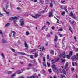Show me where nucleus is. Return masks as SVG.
<instances>
[{"label": "nucleus", "instance_id": "59", "mask_svg": "<svg viewBox=\"0 0 78 78\" xmlns=\"http://www.w3.org/2000/svg\"><path fill=\"white\" fill-rule=\"evenodd\" d=\"M30 58H33V55H30Z\"/></svg>", "mask_w": 78, "mask_h": 78}, {"label": "nucleus", "instance_id": "8", "mask_svg": "<svg viewBox=\"0 0 78 78\" xmlns=\"http://www.w3.org/2000/svg\"><path fill=\"white\" fill-rule=\"evenodd\" d=\"M73 60H74V59H77V60H78V57H76V55H75L74 57L72 56L71 58Z\"/></svg>", "mask_w": 78, "mask_h": 78}, {"label": "nucleus", "instance_id": "36", "mask_svg": "<svg viewBox=\"0 0 78 78\" xmlns=\"http://www.w3.org/2000/svg\"><path fill=\"white\" fill-rule=\"evenodd\" d=\"M32 1L34 2V3H36V2H37V0H32Z\"/></svg>", "mask_w": 78, "mask_h": 78}, {"label": "nucleus", "instance_id": "62", "mask_svg": "<svg viewBox=\"0 0 78 78\" xmlns=\"http://www.w3.org/2000/svg\"><path fill=\"white\" fill-rule=\"evenodd\" d=\"M61 76L62 78H64V77L65 76L62 75H61Z\"/></svg>", "mask_w": 78, "mask_h": 78}, {"label": "nucleus", "instance_id": "28", "mask_svg": "<svg viewBox=\"0 0 78 78\" xmlns=\"http://www.w3.org/2000/svg\"><path fill=\"white\" fill-rule=\"evenodd\" d=\"M1 56L3 58H5V57L4 56V54H3V53H2L1 54Z\"/></svg>", "mask_w": 78, "mask_h": 78}, {"label": "nucleus", "instance_id": "57", "mask_svg": "<svg viewBox=\"0 0 78 78\" xmlns=\"http://www.w3.org/2000/svg\"><path fill=\"white\" fill-rule=\"evenodd\" d=\"M0 34H3V33L2 32V31L0 30Z\"/></svg>", "mask_w": 78, "mask_h": 78}, {"label": "nucleus", "instance_id": "30", "mask_svg": "<svg viewBox=\"0 0 78 78\" xmlns=\"http://www.w3.org/2000/svg\"><path fill=\"white\" fill-rule=\"evenodd\" d=\"M12 71H8L7 72L8 74H11L12 73Z\"/></svg>", "mask_w": 78, "mask_h": 78}, {"label": "nucleus", "instance_id": "61", "mask_svg": "<svg viewBox=\"0 0 78 78\" xmlns=\"http://www.w3.org/2000/svg\"><path fill=\"white\" fill-rule=\"evenodd\" d=\"M38 60L39 61V62H40L41 61V59L39 58H38Z\"/></svg>", "mask_w": 78, "mask_h": 78}, {"label": "nucleus", "instance_id": "14", "mask_svg": "<svg viewBox=\"0 0 78 78\" xmlns=\"http://www.w3.org/2000/svg\"><path fill=\"white\" fill-rule=\"evenodd\" d=\"M65 40V37H64L62 40V43L63 45H64V42Z\"/></svg>", "mask_w": 78, "mask_h": 78}, {"label": "nucleus", "instance_id": "51", "mask_svg": "<svg viewBox=\"0 0 78 78\" xmlns=\"http://www.w3.org/2000/svg\"><path fill=\"white\" fill-rule=\"evenodd\" d=\"M68 9L69 11H70V9H71L69 7H68Z\"/></svg>", "mask_w": 78, "mask_h": 78}, {"label": "nucleus", "instance_id": "15", "mask_svg": "<svg viewBox=\"0 0 78 78\" xmlns=\"http://www.w3.org/2000/svg\"><path fill=\"white\" fill-rule=\"evenodd\" d=\"M18 53H19L21 55H25V53L23 52H18Z\"/></svg>", "mask_w": 78, "mask_h": 78}, {"label": "nucleus", "instance_id": "44", "mask_svg": "<svg viewBox=\"0 0 78 78\" xmlns=\"http://www.w3.org/2000/svg\"><path fill=\"white\" fill-rule=\"evenodd\" d=\"M43 61H45V57H43Z\"/></svg>", "mask_w": 78, "mask_h": 78}, {"label": "nucleus", "instance_id": "19", "mask_svg": "<svg viewBox=\"0 0 78 78\" xmlns=\"http://www.w3.org/2000/svg\"><path fill=\"white\" fill-rule=\"evenodd\" d=\"M70 56H70L69 55H66V57H67V58H68V59H70Z\"/></svg>", "mask_w": 78, "mask_h": 78}, {"label": "nucleus", "instance_id": "33", "mask_svg": "<svg viewBox=\"0 0 78 78\" xmlns=\"http://www.w3.org/2000/svg\"><path fill=\"white\" fill-rule=\"evenodd\" d=\"M43 65L44 66V67H46V64H45V63L44 62H43Z\"/></svg>", "mask_w": 78, "mask_h": 78}, {"label": "nucleus", "instance_id": "2", "mask_svg": "<svg viewBox=\"0 0 78 78\" xmlns=\"http://www.w3.org/2000/svg\"><path fill=\"white\" fill-rule=\"evenodd\" d=\"M31 17L34 18V19H37L41 16V15L38 14H36L35 16H33V15H31Z\"/></svg>", "mask_w": 78, "mask_h": 78}, {"label": "nucleus", "instance_id": "60", "mask_svg": "<svg viewBox=\"0 0 78 78\" xmlns=\"http://www.w3.org/2000/svg\"><path fill=\"white\" fill-rule=\"evenodd\" d=\"M42 2H43V1L41 0L40 1V3H41V4H43Z\"/></svg>", "mask_w": 78, "mask_h": 78}, {"label": "nucleus", "instance_id": "22", "mask_svg": "<svg viewBox=\"0 0 78 78\" xmlns=\"http://www.w3.org/2000/svg\"><path fill=\"white\" fill-rule=\"evenodd\" d=\"M61 61L62 62H65V59L62 58L61 59Z\"/></svg>", "mask_w": 78, "mask_h": 78}, {"label": "nucleus", "instance_id": "63", "mask_svg": "<svg viewBox=\"0 0 78 78\" xmlns=\"http://www.w3.org/2000/svg\"><path fill=\"white\" fill-rule=\"evenodd\" d=\"M70 22L72 24H73V22L72 21H70Z\"/></svg>", "mask_w": 78, "mask_h": 78}, {"label": "nucleus", "instance_id": "1", "mask_svg": "<svg viewBox=\"0 0 78 78\" xmlns=\"http://www.w3.org/2000/svg\"><path fill=\"white\" fill-rule=\"evenodd\" d=\"M10 20H13L14 21V23H15V25H16V22L17 21V17L16 16H15L13 17H11L9 19Z\"/></svg>", "mask_w": 78, "mask_h": 78}, {"label": "nucleus", "instance_id": "52", "mask_svg": "<svg viewBox=\"0 0 78 78\" xmlns=\"http://www.w3.org/2000/svg\"><path fill=\"white\" fill-rule=\"evenodd\" d=\"M45 10L42 11L41 12L43 13H44V12H45Z\"/></svg>", "mask_w": 78, "mask_h": 78}, {"label": "nucleus", "instance_id": "37", "mask_svg": "<svg viewBox=\"0 0 78 78\" xmlns=\"http://www.w3.org/2000/svg\"><path fill=\"white\" fill-rule=\"evenodd\" d=\"M47 64L48 67H50V63H48V62H47Z\"/></svg>", "mask_w": 78, "mask_h": 78}, {"label": "nucleus", "instance_id": "40", "mask_svg": "<svg viewBox=\"0 0 78 78\" xmlns=\"http://www.w3.org/2000/svg\"><path fill=\"white\" fill-rule=\"evenodd\" d=\"M45 27H46V26H44L42 28V30H43V29H45Z\"/></svg>", "mask_w": 78, "mask_h": 78}, {"label": "nucleus", "instance_id": "46", "mask_svg": "<svg viewBox=\"0 0 78 78\" xmlns=\"http://www.w3.org/2000/svg\"><path fill=\"white\" fill-rule=\"evenodd\" d=\"M55 47H56V48H59V46L58 45H55Z\"/></svg>", "mask_w": 78, "mask_h": 78}, {"label": "nucleus", "instance_id": "16", "mask_svg": "<svg viewBox=\"0 0 78 78\" xmlns=\"http://www.w3.org/2000/svg\"><path fill=\"white\" fill-rule=\"evenodd\" d=\"M49 17H51V16L52 15V12H49Z\"/></svg>", "mask_w": 78, "mask_h": 78}, {"label": "nucleus", "instance_id": "3", "mask_svg": "<svg viewBox=\"0 0 78 78\" xmlns=\"http://www.w3.org/2000/svg\"><path fill=\"white\" fill-rule=\"evenodd\" d=\"M59 60V58H58L57 60L55 58H54V60H51L52 64H54V63H55V62H58Z\"/></svg>", "mask_w": 78, "mask_h": 78}, {"label": "nucleus", "instance_id": "32", "mask_svg": "<svg viewBox=\"0 0 78 78\" xmlns=\"http://www.w3.org/2000/svg\"><path fill=\"white\" fill-rule=\"evenodd\" d=\"M38 56V55L37 54V53H35V58H36L37 56Z\"/></svg>", "mask_w": 78, "mask_h": 78}, {"label": "nucleus", "instance_id": "54", "mask_svg": "<svg viewBox=\"0 0 78 78\" xmlns=\"http://www.w3.org/2000/svg\"><path fill=\"white\" fill-rule=\"evenodd\" d=\"M34 78H38V76H34Z\"/></svg>", "mask_w": 78, "mask_h": 78}, {"label": "nucleus", "instance_id": "53", "mask_svg": "<svg viewBox=\"0 0 78 78\" xmlns=\"http://www.w3.org/2000/svg\"><path fill=\"white\" fill-rule=\"evenodd\" d=\"M19 78H24V76H22L19 77Z\"/></svg>", "mask_w": 78, "mask_h": 78}, {"label": "nucleus", "instance_id": "20", "mask_svg": "<svg viewBox=\"0 0 78 78\" xmlns=\"http://www.w3.org/2000/svg\"><path fill=\"white\" fill-rule=\"evenodd\" d=\"M50 6L51 8H52L53 7V3L52 2L50 4Z\"/></svg>", "mask_w": 78, "mask_h": 78}, {"label": "nucleus", "instance_id": "10", "mask_svg": "<svg viewBox=\"0 0 78 78\" xmlns=\"http://www.w3.org/2000/svg\"><path fill=\"white\" fill-rule=\"evenodd\" d=\"M61 56H62L63 58H66V55L64 54L62 55V54H60V57H61Z\"/></svg>", "mask_w": 78, "mask_h": 78}, {"label": "nucleus", "instance_id": "23", "mask_svg": "<svg viewBox=\"0 0 78 78\" xmlns=\"http://www.w3.org/2000/svg\"><path fill=\"white\" fill-rule=\"evenodd\" d=\"M57 20V22H56L57 23H59V20H58L57 18H56Z\"/></svg>", "mask_w": 78, "mask_h": 78}, {"label": "nucleus", "instance_id": "18", "mask_svg": "<svg viewBox=\"0 0 78 78\" xmlns=\"http://www.w3.org/2000/svg\"><path fill=\"white\" fill-rule=\"evenodd\" d=\"M24 45L25 47H26V48H28V45H27V42H25V43H24Z\"/></svg>", "mask_w": 78, "mask_h": 78}, {"label": "nucleus", "instance_id": "24", "mask_svg": "<svg viewBox=\"0 0 78 78\" xmlns=\"http://www.w3.org/2000/svg\"><path fill=\"white\" fill-rule=\"evenodd\" d=\"M62 72H63V73H64V74H65V75H66V71L65 70L63 69V70H62Z\"/></svg>", "mask_w": 78, "mask_h": 78}, {"label": "nucleus", "instance_id": "43", "mask_svg": "<svg viewBox=\"0 0 78 78\" xmlns=\"http://www.w3.org/2000/svg\"><path fill=\"white\" fill-rule=\"evenodd\" d=\"M45 2H46V4L47 3H48V0H46L45 1Z\"/></svg>", "mask_w": 78, "mask_h": 78}, {"label": "nucleus", "instance_id": "41", "mask_svg": "<svg viewBox=\"0 0 78 78\" xmlns=\"http://www.w3.org/2000/svg\"><path fill=\"white\" fill-rule=\"evenodd\" d=\"M47 58L48 59H49L50 58V57H49V55H47Z\"/></svg>", "mask_w": 78, "mask_h": 78}, {"label": "nucleus", "instance_id": "48", "mask_svg": "<svg viewBox=\"0 0 78 78\" xmlns=\"http://www.w3.org/2000/svg\"><path fill=\"white\" fill-rule=\"evenodd\" d=\"M29 34V32H26V35H27V36H28Z\"/></svg>", "mask_w": 78, "mask_h": 78}, {"label": "nucleus", "instance_id": "49", "mask_svg": "<svg viewBox=\"0 0 78 78\" xmlns=\"http://www.w3.org/2000/svg\"><path fill=\"white\" fill-rule=\"evenodd\" d=\"M55 27H54V26H53L52 27V30H55Z\"/></svg>", "mask_w": 78, "mask_h": 78}, {"label": "nucleus", "instance_id": "25", "mask_svg": "<svg viewBox=\"0 0 78 78\" xmlns=\"http://www.w3.org/2000/svg\"><path fill=\"white\" fill-rule=\"evenodd\" d=\"M9 25H10V24L9 23H8L6 24L5 27H8Z\"/></svg>", "mask_w": 78, "mask_h": 78}, {"label": "nucleus", "instance_id": "35", "mask_svg": "<svg viewBox=\"0 0 78 78\" xmlns=\"http://www.w3.org/2000/svg\"><path fill=\"white\" fill-rule=\"evenodd\" d=\"M3 16V14L1 13V12H0V17H2Z\"/></svg>", "mask_w": 78, "mask_h": 78}, {"label": "nucleus", "instance_id": "27", "mask_svg": "<svg viewBox=\"0 0 78 78\" xmlns=\"http://www.w3.org/2000/svg\"><path fill=\"white\" fill-rule=\"evenodd\" d=\"M46 24L48 25H50V23L49 22L47 21L46 22Z\"/></svg>", "mask_w": 78, "mask_h": 78}, {"label": "nucleus", "instance_id": "38", "mask_svg": "<svg viewBox=\"0 0 78 78\" xmlns=\"http://www.w3.org/2000/svg\"><path fill=\"white\" fill-rule=\"evenodd\" d=\"M63 30L62 29H60L59 30H58V31H62Z\"/></svg>", "mask_w": 78, "mask_h": 78}, {"label": "nucleus", "instance_id": "9", "mask_svg": "<svg viewBox=\"0 0 78 78\" xmlns=\"http://www.w3.org/2000/svg\"><path fill=\"white\" fill-rule=\"evenodd\" d=\"M57 40H58V37H57V36H55V39H54V41L55 44H58V43H57Z\"/></svg>", "mask_w": 78, "mask_h": 78}, {"label": "nucleus", "instance_id": "5", "mask_svg": "<svg viewBox=\"0 0 78 78\" xmlns=\"http://www.w3.org/2000/svg\"><path fill=\"white\" fill-rule=\"evenodd\" d=\"M20 25L21 26H23V25H24V21H23V19H21L20 21Z\"/></svg>", "mask_w": 78, "mask_h": 78}, {"label": "nucleus", "instance_id": "31", "mask_svg": "<svg viewBox=\"0 0 78 78\" xmlns=\"http://www.w3.org/2000/svg\"><path fill=\"white\" fill-rule=\"evenodd\" d=\"M74 70H75V68H71V70L72 72H73Z\"/></svg>", "mask_w": 78, "mask_h": 78}, {"label": "nucleus", "instance_id": "29", "mask_svg": "<svg viewBox=\"0 0 78 78\" xmlns=\"http://www.w3.org/2000/svg\"><path fill=\"white\" fill-rule=\"evenodd\" d=\"M74 51H78V48H74Z\"/></svg>", "mask_w": 78, "mask_h": 78}, {"label": "nucleus", "instance_id": "47", "mask_svg": "<svg viewBox=\"0 0 78 78\" xmlns=\"http://www.w3.org/2000/svg\"><path fill=\"white\" fill-rule=\"evenodd\" d=\"M61 2L62 3H65L66 2V1L64 0V1H61Z\"/></svg>", "mask_w": 78, "mask_h": 78}, {"label": "nucleus", "instance_id": "42", "mask_svg": "<svg viewBox=\"0 0 78 78\" xmlns=\"http://www.w3.org/2000/svg\"><path fill=\"white\" fill-rule=\"evenodd\" d=\"M15 74H13L12 75L11 78H13Z\"/></svg>", "mask_w": 78, "mask_h": 78}, {"label": "nucleus", "instance_id": "56", "mask_svg": "<svg viewBox=\"0 0 78 78\" xmlns=\"http://www.w3.org/2000/svg\"><path fill=\"white\" fill-rule=\"evenodd\" d=\"M20 9V7H18L17 8V10H19V9Z\"/></svg>", "mask_w": 78, "mask_h": 78}, {"label": "nucleus", "instance_id": "21", "mask_svg": "<svg viewBox=\"0 0 78 78\" xmlns=\"http://www.w3.org/2000/svg\"><path fill=\"white\" fill-rule=\"evenodd\" d=\"M2 42L3 43H6V42H7V41L4 39L2 40Z\"/></svg>", "mask_w": 78, "mask_h": 78}, {"label": "nucleus", "instance_id": "50", "mask_svg": "<svg viewBox=\"0 0 78 78\" xmlns=\"http://www.w3.org/2000/svg\"><path fill=\"white\" fill-rule=\"evenodd\" d=\"M30 78H34V76H31L30 77Z\"/></svg>", "mask_w": 78, "mask_h": 78}, {"label": "nucleus", "instance_id": "4", "mask_svg": "<svg viewBox=\"0 0 78 78\" xmlns=\"http://www.w3.org/2000/svg\"><path fill=\"white\" fill-rule=\"evenodd\" d=\"M52 68L53 70L54 71H55V70H57V68H56V65L53 64Z\"/></svg>", "mask_w": 78, "mask_h": 78}, {"label": "nucleus", "instance_id": "45", "mask_svg": "<svg viewBox=\"0 0 78 78\" xmlns=\"http://www.w3.org/2000/svg\"><path fill=\"white\" fill-rule=\"evenodd\" d=\"M42 72H43V73L44 74H45V70H42Z\"/></svg>", "mask_w": 78, "mask_h": 78}, {"label": "nucleus", "instance_id": "58", "mask_svg": "<svg viewBox=\"0 0 78 78\" xmlns=\"http://www.w3.org/2000/svg\"><path fill=\"white\" fill-rule=\"evenodd\" d=\"M58 35H59V36H60V37H62L63 36H62V34H58Z\"/></svg>", "mask_w": 78, "mask_h": 78}, {"label": "nucleus", "instance_id": "64", "mask_svg": "<svg viewBox=\"0 0 78 78\" xmlns=\"http://www.w3.org/2000/svg\"><path fill=\"white\" fill-rule=\"evenodd\" d=\"M11 50H12V51H13V52H14V49H13V48H12Z\"/></svg>", "mask_w": 78, "mask_h": 78}, {"label": "nucleus", "instance_id": "17", "mask_svg": "<svg viewBox=\"0 0 78 78\" xmlns=\"http://www.w3.org/2000/svg\"><path fill=\"white\" fill-rule=\"evenodd\" d=\"M12 33H13V36L14 37V36H15V34H16V33L14 31H12Z\"/></svg>", "mask_w": 78, "mask_h": 78}, {"label": "nucleus", "instance_id": "55", "mask_svg": "<svg viewBox=\"0 0 78 78\" xmlns=\"http://www.w3.org/2000/svg\"><path fill=\"white\" fill-rule=\"evenodd\" d=\"M73 66H75V63L73 62L72 63Z\"/></svg>", "mask_w": 78, "mask_h": 78}, {"label": "nucleus", "instance_id": "6", "mask_svg": "<svg viewBox=\"0 0 78 78\" xmlns=\"http://www.w3.org/2000/svg\"><path fill=\"white\" fill-rule=\"evenodd\" d=\"M69 15L70 16H71V17H72V18L73 19H76V17H75V15H74V14H73V13H69Z\"/></svg>", "mask_w": 78, "mask_h": 78}, {"label": "nucleus", "instance_id": "26", "mask_svg": "<svg viewBox=\"0 0 78 78\" xmlns=\"http://www.w3.org/2000/svg\"><path fill=\"white\" fill-rule=\"evenodd\" d=\"M72 55V51H70V52H69V55H70L71 56Z\"/></svg>", "mask_w": 78, "mask_h": 78}, {"label": "nucleus", "instance_id": "12", "mask_svg": "<svg viewBox=\"0 0 78 78\" xmlns=\"http://www.w3.org/2000/svg\"><path fill=\"white\" fill-rule=\"evenodd\" d=\"M67 7L65 6L64 7L65 11L66 12H68V11H67Z\"/></svg>", "mask_w": 78, "mask_h": 78}, {"label": "nucleus", "instance_id": "7", "mask_svg": "<svg viewBox=\"0 0 78 78\" xmlns=\"http://www.w3.org/2000/svg\"><path fill=\"white\" fill-rule=\"evenodd\" d=\"M68 62H67L65 64V69L66 70H68V69H69V67H67V66H68Z\"/></svg>", "mask_w": 78, "mask_h": 78}, {"label": "nucleus", "instance_id": "39", "mask_svg": "<svg viewBox=\"0 0 78 78\" xmlns=\"http://www.w3.org/2000/svg\"><path fill=\"white\" fill-rule=\"evenodd\" d=\"M65 12H63L62 13V16H64V15L65 14Z\"/></svg>", "mask_w": 78, "mask_h": 78}, {"label": "nucleus", "instance_id": "11", "mask_svg": "<svg viewBox=\"0 0 78 78\" xmlns=\"http://www.w3.org/2000/svg\"><path fill=\"white\" fill-rule=\"evenodd\" d=\"M40 51H44V50H45V48H44V47H43L42 48H40Z\"/></svg>", "mask_w": 78, "mask_h": 78}, {"label": "nucleus", "instance_id": "13", "mask_svg": "<svg viewBox=\"0 0 78 78\" xmlns=\"http://www.w3.org/2000/svg\"><path fill=\"white\" fill-rule=\"evenodd\" d=\"M50 53L51 54H52V55H53V54H54V51H53V50H51L50 51Z\"/></svg>", "mask_w": 78, "mask_h": 78}, {"label": "nucleus", "instance_id": "34", "mask_svg": "<svg viewBox=\"0 0 78 78\" xmlns=\"http://www.w3.org/2000/svg\"><path fill=\"white\" fill-rule=\"evenodd\" d=\"M48 72L50 73H51V69H48Z\"/></svg>", "mask_w": 78, "mask_h": 78}]
</instances>
